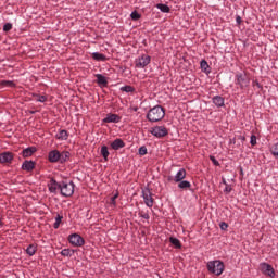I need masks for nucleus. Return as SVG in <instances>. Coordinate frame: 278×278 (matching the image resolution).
I'll list each match as a JSON object with an SVG mask.
<instances>
[{"instance_id":"1","label":"nucleus","mask_w":278,"mask_h":278,"mask_svg":"<svg viewBox=\"0 0 278 278\" xmlns=\"http://www.w3.org/2000/svg\"><path fill=\"white\" fill-rule=\"evenodd\" d=\"M68 157H71V152L68 151L60 152L58 150H52L48 154V160L52 164H55L58 162H60L61 164H64V162L68 161Z\"/></svg>"},{"instance_id":"2","label":"nucleus","mask_w":278,"mask_h":278,"mask_svg":"<svg viewBox=\"0 0 278 278\" xmlns=\"http://www.w3.org/2000/svg\"><path fill=\"white\" fill-rule=\"evenodd\" d=\"M164 116H166V111H164V108L161 105L152 108L147 114V118L150 123H159Z\"/></svg>"},{"instance_id":"3","label":"nucleus","mask_w":278,"mask_h":278,"mask_svg":"<svg viewBox=\"0 0 278 278\" xmlns=\"http://www.w3.org/2000/svg\"><path fill=\"white\" fill-rule=\"evenodd\" d=\"M206 268L211 275H216V277H220L222 273H225V263L222 261H210L206 264Z\"/></svg>"},{"instance_id":"4","label":"nucleus","mask_w":278,"mask_h":278,"mask_svg":"<svg viewBox=\"0 0 278 278\" xmlns=\"http://www.w3.org/2000/svg\"><path fill=\"white\" fill-rule=\"evenodd\" d=\"M60 192L62 197L68 198L75 194V182L74 181H62Z\"/></svg>"},{"instance_id":"5","label":"nucleus","mask_w":278,"mask_h":278,"mask_svg":"<svg viewBox=\"0 0 278 278\" xmlns=\"http://www.w3.org/2000/svg\"><path fill=\"white\" fill-rule=\"evenodd\" d=\"M68 242L72 244V247H84V244H86L84 237L79 236L78 233L70 235Z\"/></svg>"},{"instance_id":"6","label":"nucleus","mask_w":278,"mask_h":278,"mask_svg":"<svg viewBox=\"0 0 278 278\" xmlns=\"http://www.w3.org/2000/svg\"><path fill=\"white\" fill-rule=\"evenodd\" d=\"M250 84L249 77L244 73L236 74V85L240 88H247Z\"/></svg>"},{"instance_id":"7","label":"nucleus","mask_w":278,"mask_h":278,"mask_svg":"<svg viewBox=\"0 0 278 278\" xmlns=\"http://www.w3.org/2000/svg\"><path fill=\"white\" fill-rule=\"evenodd\" d=\"M150 134L155 136V138H164L165 136H168V129L164 126H156L151 128Z\"/></svg>"},{"instance_id":"8","label":"nucleus","mask_w":278,"mask_h":278,"mask_svg":"<svg viewBox=\"0 0 278 278\" xmlns=\"http://www.w3.org/2000/svg\"><path fill=\"white\" fill-rule=\"evenodd\" d=\"M260 269L263 275H266L267 277H275V268H273V265L268 263H261Z\"/></svg>"},{"instance_id":"9","label":"nucleus","mask_w":278,"mask_h":278,"mask_svg":"<svg viewBox=\"0 0 278 278\" xmlns=\"http://www.w3.org/2000/svg\"><path fill=\"white\" fill-rule=\"evenodd\" d=\"M61 187H62V182L59 184L55 178H51L48 181V190L52 194H58V191L61 190Z\"/></svg>"},{"instance_id":"10","label":"nucleus","mask_w":278,"mask_h":278,"mask_svg":"<svg viewBox=\"0 0 278 278\" xmlns=\"http://www.w3.org/2000/svg\"><path fill=\"white\" fill-rule=\"evenodd\" d=\"M151 64V56L142 54L139 59L136 60L137 68H144Z\"/></svg>"},{"instance_id":"11","label":"nucleus","mask_w":278,"mask_h":278,"mask_svg":"<svg viewBox=\"0 0 278 278\" xmlns=\"http://www.w3.org/2000/svg\"><path fill=\"white\" fill-rule=\"evenodd\" d=\"M186 169L180 168L174 177H168V181H175V184H179V181H184L186 179Z\"/></svg>"},{"instance_id":"12","label":"nucleus","mask_w":278,"mask_h":278,"mask_svg":"<svg viewBox=\"0 0 278 278\" xmlns=\"http://www.w3.org/2000/svg\"><path fill=\"white\" fill-rule=\"evenodd\" d=\"M14 154L12 152H3L0 154V164H12Z\"/></svg>"},{"instance_id":"13","label":"nucleus","mask_w":278,"mask_h":278,"mask_svg":"<svg viewBox=\"0 0 278 278\" xmlns=\"http://www.w3.org/2000/svg\"><path fill=\"white\" fill-rule=\"evenodd\" d=\"M142 197L147 207H151L153 205V195H151V191L149 190L143 191Z\"/></svg>"},{"instance_id":"14","label":"nucleus","mask_w":278,"mask_h":278,"mask_svg":"<svg viewBox=\"0 0 278 278\" xmlns=\"http://www.w3.org/2000/svg\"><path fill=\"white\" fill-rule=\"evenodd\" d=\"M103 123H121V116L114 113H109L103 119Z\"/></svg>"},{"instance_id":"15","label":"nucleus","mask_w":278,"mask_h":278,"mask_svg":"<svg viewBox=\"0 0 278 278\" xmlns=\"http://www.w3.org/2000/svg\"><path fill=\"white\" fill-rule=\"evenodd\" d=\"M110 147L113 151H118V149H123L125 147V141H123V139H115L111 142Z\"/></svg>"},{"instance_id":"16","label":"nucleus","mask_w":278,"mask_h":278,"mask_svg":"<svg viewBox=\"0 0 278 278\" xmlns=\"http://www.w3.org/2000/svg\"><path fill=\"white\" fill-rule=\"evenodd\" d=\"M36 168V163L34 161H25L22 164V169L27 170L28 173Z\"/></svg>"},{"instance_id":"17","label":"nucleus","mask_w":278,"mask_h":278,"mask_svg":"<svg viewBox=\"0 0 278 278\" xmlns=\"http://www.w3.org/2000/svg\"><path fill=\"white\" fill-rule=\"evenodd\" d=\"M36 153V147H29L22 151L23 157H31Z\"/></svg>"},{"instance_id":"18","label":"nucleus","mask_w":278,"mask_h":278,"mask_svg":"<svg viewBox=\"0 0 278 278\" xmlns=\"http://www.w3.org/2000/svg\"><path fill=\"white\" fill-rule=\"evenodd\" d=\"M213 103L216 105V108H223L225 105V98L220 96H215L213 98Z\"/></svg>"},{"instance_id":"19","label":"nucleus","mask_w":278,"mask_h":278,"mask_svg":"<svg viewBox=\"0 0 278 278\" xmlns=\"http://www.w3.org/2000/svg\"><path fill=\"white\" fill-rule=\"evenodd\" d=\"M178 188H180V190H190V188H192V184L188 180H180L178 181Z\"/></svg>"},{"instance_id":"20","label":"nucleus","mask_w":278,"mask_h":278,"mask_svg":"<svg viewBox=\"0 0 278 278\" xmlns=\"http://www.w3.org/2000/svg\"><path fill=\"white\" fill-rule=\"evenodd\" d=\"M96 78L99 86H103L104 88L108 86V79L105 78V76L101 74H96Z\"/></svg>"},{"instance_id":"21","label":"nucleus","mask_w":278,"mask_h":278,"mask_svg":"<svg viewBox=\"0 0 278 278\" xmlns=\"http://www.w3.org/2000/svg\"><path fill=\"white\" fill-rule=\"evenodd\" d=\"M56 140H68V131L62 129L55 135Z\"/></svg>"},{"instance_id":"22","label":"nucleus","mask_w":278,"mask_h":278,"mask_svg":"<svg viewBox=\"0 0 278 278\" xmlns=\"http://www.w3.org/2000/svg\"><path fill=\"white\" fill-rule=\"evenodd\" d=\"M92 58L93 60H96L97 62H105V55L104 54H101L99 52H93L92 53Z\"/></svg>"},{"instance_id":"23","label":"nucleus","mask_w":278,"mask_h":278,"mask_svg":"<svg viewBox=\"0 0 278 278\" xmlns=\"http://www.w3.org/2000/svg\"><path fill=\"white\" fill-rule=\"evenodd\" d=\"M157 10H161V12H164L165 14H168L170 12V7L167 4L159 3L156 4Z\"/></svg>"},{"instance_id":"24","label":"nucleus","mask_w":278,"mask_h":278,"mask_svg":"<svg viewBox=\"0 0 278 278\" xmlns=\"http://www.w3.org/2000/svg\"><path fill=\"white\" fill-rule=\"evenodd\" d=\"M169 242L175 247V249H181V241H179V239L170 237Z\"/></svg>"},{"instance_id":"25","label":"nucleus","mask_w":278,"mask_h":278,"mask_svg":"<svg viewBox=\"0 0 278 278\" xmlns=\"http://www.w3.org/2000/svg\"><path fill=\"white\" fill-rule=\"evenodd\" d=\"M36 251H37L36 244H30V245H28V248L26 249L27 255H30V256L36 255Z\"/></svg>"},{"instance_id":"26","label":"nucleus","mask_w":278,"mask_h":278,"mask_svg":"<svg viewBox=\"0 0 278 278\" xmlns=\"http://www.w3.org/2000/svg\"><path fill=\"white\" fill-rule=\"evenodd\" d=\"M102 157L108 161V157H110V151H108L106 146H102L101 147V151H100Z\"/></svg>"},{"instance_id":"27","label":"nucleus","mask_w":278,"mask_h":278,"mask_svg":"<svg viewBox=\"0 0 278 278\" xmlns=\"http://www.w3.org/2000/svg\"><path fill=\"white\" fill-rule=\"evenodd\" d=\"M64 218V216L58 214L55 217V223L53 225L54 229H60V225L62 223V219Z\"/></svg>"},{"instance_id":"28","label":"nucleus","mask_w":278,"mask_h":278,"mask_svg":"<svg viewBox=\"0 0 278 278\" xmlns=\"http://www.w3.org/2000/svg\"><path fill=\"white\" fill-rule=\"evenodd\" d=\"M1 86H4L7 88H14L16 86V84H14V81H12V80H4L1 83Z\"/></svg>"},{"instance_id":"29","label":"nucleus","mask_w":278,"mask_h":278,"mask_svg":"<svg viewBox=\"0 0 278 278\" xmlns=\"http://www.w3.org/2000/svg\"><path fill=\"white\" fill-rule=\"evenodd\" d=\"M270 153L278 159V143H275L274 146H271L270 148Z\"/></svg>"},{"instance_id":"30","label":"nucleus","mask_w":278,"mask_h":278,"mask_svg":"<svg viewBox=\"0 0 278 278\" xmlns=\"http://www.w3.org/2000/svg\"><path fill=\"white\" fill-rule=\"evenodd\" d=\"M200 66L202 68V71H204V73H207V68H210V65L207 64V61L202 60L200 63Z\"/></svg>"},{"instance_id":"31","label":"nucleus","mask_w":278,"mask_h":278,"mask_svg":"<svg viewBox=\"0 0 278 278\" xmlns=\"http://www.w3.org/2000/svg\"><path fill=\"white\" fill-rule=\"evenodd\" d=\"M130 17H131L132 21H140V13H138L137 11H134L130 14Z\"/></svg>"},{"instance_id":"32","label":"nucleus","mask_w":278,"mask_h":278,"mask_svg":"<svg viewBox=\"0 0 278 278\" xmlns=\"http://www.w3.org/2000/svg\"><path fill=\"white\" fill-rule=\"evenodd\" d=\"M122 92H134V87L131 86H124L121 88Z\"/></svg>"},{"instance_id":"33","label":"nucleus","mask_w":278,"mask_h":278,"mask_svg":"<svg viewBox=\"0 0 278 278\" xmlns=\"http://www.w3.org/2000/svg\"><path fill=\"white\" fill-rule=\"evenodd\" d=\"M139 216L141 218H144V220H149V218H150L149 212H144V211L139 212Z\"/></svg>"},{"instance_id":"34","label":"nucleus","mask_w":278,"mask_h":278,"mask_svg":"<svg viewBox=\"0 0 278 278\" xmlns=\"http://www.w3.org/2000/svg\"><path fill=\"white\" fill-rule=\"evenodd\" d=\"M61 255H63V257H71V249L62 250Z\"/></svg>"},{"instance_id":"35","label":"nucleus","mask_w":278,"mask_h":278,"mask_svg":"<svg viewBox=\"0 0 278 278\" xmlns=\"http://www.w3.org/2000/svg\"><path fill=\"white\" fill-rule=\"evenodd\" d=\"M36 101H38L39 103H45V101H47V97L46 96H36Z\"/></svg>"},{"instance_id":"36","label":"nucleus","mask_w":278,"mask_h":278,"mask_svg":"<svg viewBox=\"0 0 278 278\" xmlns=\"http://www.w3.org/2000/svg\"><path fill=\"white\" fill-rule=\"evenodd\" d=\"M148 150L147 147L142 146L139 148V155H147Z\"/></svg>"},{"instance_id":"37","label":"nucleus","mask_w":278,"mask_h":278,"mask_svg":"<svg viewBox=\"0 0 278 278\" xmlns=\"http://www.w3.org/2000/svg\"><path fill=\"white\" fill-rule=\"evenodd\" d=\"M250 143L252 144V147H255V144H257V137L255 135L251 136Z\"/></svg>"},{"instance_id":"38","label":"nucleus","mask_w":278,"mask_h":278,"mask_svg":"<svg viewBox=\"0 0 278 278\" xmlns=\"http://www.w3.org/2000/svg\"><path fill=\"white\" fill-rule=\"evenodd\" d=\"M11 29H12V24L11 23L4 24L3 31H11Z\"/></svg>"},{"instance_id":"39","label":"nucleus","mask_w":278,"mask_h":278,"mask_svg":"<svg viewBox=\"0 0 278 278\" xmlns=\"http://www.w3.org/2000/svg\"><path fill=\"white\" fill-rule=\"evenodd\" d=\"M116 199H118V193H115L114 197L111 198L112 205H116Z\"/></svg>"},{"instance_id":"40","label":"nucleus","mask_w":278,"mask_h":278,"mask_svg":"<svg viewBox=\"0 0 278 278\" xmlns=\"http://www.w3.org/2000/svg\"><path fill=\"white\" fill-rule=\"evenodd\" d=\"M231 190H232L231 185H226L224 192L226 194H229L231 192Z\"/></svg>"},{"instance_id":"41","label":"nucleus","mask_w":278,"mask_h":278,"mask_svg":"<svg viewBox=\"0 0 278 278\" xmlns=\"http://www.w3.org/2000/svg\"><path fill=\"white\" fill-rule=\"evenodd\" d=\"M211 161L213 162V164H214L215 166H219V163H218V161L216 160V157L211 156Z\"/></svg>"},{"instance_id":"42","label":"nucleus","mask_w":278,"mask_h":278,"mask_svg":"<svg viewBox=\"0 0 278 278\" xmlns=\"http://www.w3.org/2000/svg\"><path fill=\"white\" fill-rule=\"evenodd\" d=\"M227 227H229V225H227V223L220 224V229H223L224 231H225V229H227Z\"/></svg>"},{"instance_id":"43","label":"nucleus","mask_w":278,"mask_h":278,"mask_svg":"<svg viewBox=\"0 0 278 278\" xmlns=\"http://www.w3.org/2000/svg\"><path fill=\"white\" fill-rule=\"evenodd\" d=\"M236 23H237L238 25H240V23H242V17H240V15H238V16L236 17Z\"/></svg>"},{"instance_id":"44","label":"nucleus","mask_w":278,"mask_h":278,"mask_svg":"<svg viewBox=\"0 0 278 278\" xmlns=\"http://www.w3.org/2000/svg\"><path fill=\"white\" fill-rule=\"evenodd\" d=\"M0 227H3V220L0 218Z\"/></svg>"},{"instance_id":"45","label":"nucleus","mask_w":278,"mask_h":278,"mask_svg":"<svg viewBox=\"0 0 278 278\" xmlns=\"http://www.w3.org/2000/svg\"><path fill=\"white\" fill-rule=\"evenodd\" d=\"M223 184L226 185V186L228 185L227 180H225V179H223Z\"/></svg>"}]
</instances>
